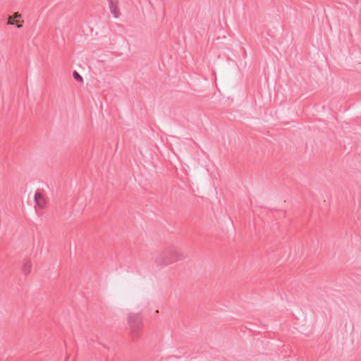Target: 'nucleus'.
<instances>
[{
    "mask_svg": "<svg viewBox=\"0 0 361 361\" xmlns=\"http://www.w3.org/2000/svg\"><path fill=\"white\" fill-rule=\"evenodd\" d=\"M16 27H17L18 28H20V27H22V25H21V24H20V23H16Z\"/></svg>",
    "mask_w": 361,
    "mask_h": 361,
    "instance_id": "1a4fd4ad",
    "label": "nucleus"
},
{
    "mask_svg": "<svg viewBox=\"0 0 361 361\" xmlns=\"http://www.w3.org/2000/svg\"><path fill=\"white\" fill-rule=\"evenodd\" d=\"M31 267H32V265L30 264V262L29 261H25L24 263H23V271L24 272L25 274H28L29 273H30L31 271Z\"/></svg>",
    "mask_w": 361,
    "mask_h": 361,
    "instance_id": "39448f33",
    "label": "nucleus"
},
{
    "mask_svg": "<svg viewBox=\"0 0 361 361\" xmlns=\"http://www.w3.org/2000/svg\"><path fill=\"white\" fill-rule=\"evenodd\" d=\"M73 77L76 80L82 81V76L75 71L73 73Z\"/></svg>",
    "mask_w": 361,
    "mask_h": 361,
    "instance_id": "423d86ee",
    "label": "nucleus"
},
{
    "mask_svg": "<svg viewBox=\"0 0 361 361\" xmlns=\"http://www.w3.org/2000/svg\"><path fill=\"white\" fill-rule=\"evenodd\" d=\"M8 25H14V20L12 19L11 17H9L7 22Z\"/></svg>",
    "mask_w": 361,
    "mask_h": 361,
    "instance_id": "0eeeda50",
    "label": "nucleus"
},
{
    "mask_svg": "<svg viewBox=\"0 0 361 361\" xmlns=\"http://www.w3.org/2000/svg\"><path fill=\"white\" fill-rule=\"evenodd\" d=\"M128 324L133 333L139 330L142 325L140 314H130L128 316Z\"/></svg>",
    "mask_w": 361,
    "mask_h": 361,
    "instance_id": "f03ea898",
    "label": "nucleus"
},
{
    "mask_svg": "<svg viewBox=\"0 0 361 361\" xmlns=\"http://www.w3.org/2000/svg\"><path fill=\"white\" fill-rule=\"evenodd\" d=\"M109 8L114 18H118L121 13L118 7V0H108Z\"/></svg>",
    "mask_w": 361,
    "mask_h": 361,
    "instance_id": "7ed1b4c3",
    "label": "nucleus"
},
{
    "mask_svg": "<svg viewBox=\"0 0 361 361\" xmlns=\"http://www.w3.org/2000/svg\"><path fill=\"white\" fill-rule=\"evenodd\" d=\"M180 259V255L173 247H169L159 253L155 262L157 266L162 267Z\"/></svg>",
    "mask_w": 361,
    "mask_h": 361,
    "instance_id": "f257e3e1",
    "label": "nucleus"
},
{
    "mask_svg": "<svg viewBox=\"0 0 361 361\" xmlns=\"http://www.w3.org/2000/svg\"><path fill=\"white\" fill-rule=\"evenodd\" d=\"M34 199H35V201L36 202V204L40 207H43L44 205V200L43 198V197L42 196L41 194H39V192H36L35 194V197H34Z\"/></svg>",
    "mask_w": 361,
    "mask_h": 361,
    "instance_id": "20e7f679",
    "label": "nucleus"
},
{
    "mask_svg": "<svg viewBox=\"0 0 361 361\" xmlns=\"http://www.w3.org/2000/svg\"><path fill=\"white\" fill-rule=\"evenodd\" d=\"M13 17H14V18H18L20 17V16L18 13H14Z\"/></svg>",
    "mask_w": 361,
    "mask_h": 361,
    "instance_id": "6e6552de",
    "label": "nucleus"
}]
</instances>
